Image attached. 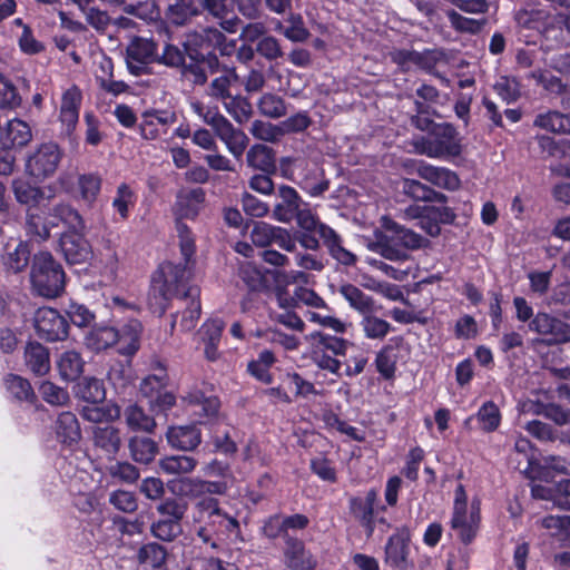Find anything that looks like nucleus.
<instances>
[{"label": "nucleus", "mask_w": 570, "mask_h": 570, "mask_svg": "<svg viewBox=\"0 0 570 570\" xmlns=\"http://www.w3.org/2000/svg\"><path fill=\"white\" fill-rule=\"evenodd\" d=\"M180 255L185 259L184 268L180 267V282L189 279L194 275L196 258L195 244L190 232L186 226L180 225ZM200 289L196 284H190L183 288L180 284V308L184 306V318L181 326L184 330H190L195 326L196 321L200 316Z\"/></svg>", "instance_id": "1"}, {"label": "nucleus", "mask_w": 570, "mask_h": 570, "mask_svg": "<svg viewBox=\"0 0 570 570\" xmlns=\"http://www.w3.org/2000/svg\"><path fill=\"white\" fill-rule=\"evenodd\" d=\"M382 226L391 233V236L380 234L376 236V240L370 243L367 247L385 259L403 262L407 259L405 249L421 248L426 242L419 234L402 227L389 217L382 218Z\"/></svg>", "instance_id": "2"}, {"label": "nucleus", "mask_w": 570, "mask_h": 570, "mask_svg": "<svg viewBox=\"0 0 570 570\" xmlns=\"http://www.w3.org/2000/svg\"><path fill=\"white\" fill-rule=\"evenodd\" d=\"M30 278L35 291L43 297H57L65 288V272L49 252L35 255Z\"/></svg>", "instance_id": "3"}, {"label": "nucleus", "mask_w": 570, "mask_h": 570, "mask_svg": "<svg viewBox=\"0 0 570 570\" xmlns=\"http://www.w3.org/2000/svg\"><path fill=\"white\" fill-rule=\"evenodd\" d=\"M480 521V500L474 498L469 502L464 487L459 484L454 491L452 530L462 542L470 543L478 533Z\"/></svg>", "instance_id": "4"}, {"label": "nucleus", "mask_w": 570, "mask_h": 570, "mask_svg": "<svg viewBox=\"0 0 570 570\" xmlns=\"http://www.w3.org/2000/svg\"><path fill=\"white\" fill-rule=\"evenodd\" d=\"M156 43L147 38L134 37L126 49V62L129 71L139 76L150 62L158 60L159 62L175 67L178 65V49L173 45H166L163 55L157 58Z\"/></svg>", "instance_id": "5"}, {"label": "nucleus", "mask_w": 570, "mask_h": 570, "mask_svg": "<svg viewBox=\"0 0 570 570\" xmlns=\"http://www.w3.org/2000/svg\"><path fill=\"white\" fill-rule=\"evenodd\" d=\"M178 293V267L165 262L159 265L151 278L148 293V307L153 314L164 315Z\"/></svg>", "instance_id": "6"}, {"label": "nucleus", "mask_w": 570, "mask_h": 570, "mask_svg": "<svg viewBox=\"0 0 570 570\" xmlns=\"http://www.w3.org/2000/svg\"><path fill=\"white\" fill-rule=\"evenodd\" d=\"M297 225L305 232H316L327 247L330 255L342 265L352 266L356 263V255L346 249L341 236L330 226L318 222L308 208H299L295 215Z\"/></svg>", "instance_id": "7"}, {"label": "nucleus", "mask_w": 570, "mask_h": 570, "mask_svg": "<svg viewBox=\"0 0 570 570\" xmlns=\"http://www.w3.org/2000/svg\"><path fill=\"white\" fill-rule=\"evenodd\" d=\"M415 148L430 158L456 156L461 151L456 131L450 125L436 126L431 134L415 141Z\"/></svg>", "instance_id": "8"}, {"label": "nucleus", "mask_w": 570, "mask_h": 570, "mask_svg": "<svg viewBox=\"0 0 570 570\" xmlns=\"http://www.w3.org/2000/svg\"><path fill=\"white\" fill-rule=\"evenodd\" d=\"M62 158V150L52 141L39 145L26 160V173L36 178L45 179L53 176Z\"/></svg>", "instance_id": "9"}, {"label": "nucleus", "mask_w": 570, "mask_h": 570, "mask_svg": "<svg viewBox=\"0 0 570 570\" xmlns=\"http://www.w3.org/2000/svg\"><path fill=\"white\" fill-rule=\"evenodd\" d=\"M35 328L39 337L57 342L68 337L69 323L57 309L41 307L35 314Z\"/></svg>", "instance_id": "10"}, {"label": "nucleus", "mask_w": 570, "mask_h": 570, "mask_svg": "<svg viewBox=\"0 0 570 570\" xmlns=\"http://www.w3.org/2000/svg\"><path fill=\"white\" fill-rule=\"evenodd\" d=\"M59 248L66 262L71 265L83 264L90 259L92 249L82 230H67L61 234Z\"/></svg>", "instance_id": "11"}, {"label": "nucleus", "mask_w": 570, "mask_h": 570, "mask_svg": "<svg viewBox=\"0 0 570 570\" xmlns=\"http://www.w3.org/2000/svg\"><path fill=\"white\" fill-rule=\"evenodd\" d=\"M520 36L527 43H535L550 26V17L543 10H520L515 14Z\"/></svg>", "instance_id": "12"}, {"label": "nucleus", "mask_w": 570, "mask_h": 570, "mask_svg": "<svg viewBox=\"0 0 570 570\" xmlns=\"http://www.w3.org/2000/svg\"><path fill=\"white\" fill-rule=\"evenodd\" d=\"M208 124L214 128L216 135L226 145L228 151L236 158L244 154L248 138L242 130L235 128L224 116L212 117Z\"/></svg>", "instance_id": "13"}, {"label": "nucleus", "mask_w": 570, "mask_h": 570, "mask_svg": "<svg viewBox=\"0 0 570 570\" xmlns=\"http://www.w3.org/2000/svg\"><path fill=\"white\" fill-rule=\"evenodd\" d=\"M302 198L291 186L281 185L277 189L273 208V218L281 223H289L301 208Z\"/></svg>", "instance_id": "14"}, {"label": "nucleus", "mask_w": 570, "mask_h": 570, "mask_svg": "<svg viewBox=\"0 0 570 570\" xmlns=\"http://www.w3.org/2000/svg\"><path fill=\"white\" fill-rule=\"evenodd\" d=\"M31 140L30 126L18 118L9 120L0 132V146L3 150L21 149Z\"/></svg>", "instance_id": "15"}, {"label": "nucleus", "mask_w": 570, "mask_h": 570, "mask_svg": "<svg viewBox=\"0 0 570 570\" xmlns=\"http://www.w3.org/2000/svg\"><path fill=\"white\" fill-rule=\"evenodd\" d=\"M410 533L407 529H397L385 547V562L394 569L404 570L407 566Z\"/></svg>", "instance_id": "16"}, {"label": "nucleus", "mask_w": 570, "mask_h": 570, "mask_svg": "<svg viewBox=\"0 0 570 570\" xmlns=\"http://www.w3.org/2000/svg\"><path fill=\"white\" fill-rule=\"evenodd\" d=\"M81 100V91L76 86L70 87L62 95L60 106V121L65 126V131L68 135L72 132L78 122Z\"/></svg>", "instance_id": "17"}, {"label": "nucleus", "mask_w": 570, "mask_h": 570, "mask_svg": "<svg viewBox=\"0 0 570 570\" xmlns=\"http://www.w3.org/2000/svg\"><path fill=\"white\" fill-rule=\"evenodd\" d=\"M223 328L222 321L209 320L197 332V340L204 344V354L208 361H216L219 357L218 344Z\"/></svg>", "instance_id": "18"}, {"label": "nucleus", "mask_w": 570, "mask_h": 570, "mask_svg": "<svg viewBox=\"0 0 570 570\" xmlns=\"http://www.w3.org/2000/svg\"><path fill=\"white\" fill-rule=\"evenodd\" d=\"M285 563L291 570H314L316 561L299 540L286 539Z\"/></svg>", "instance_id": "19"}, {"label": "nucleus", "mask_w": 570, "mask_h": 570, "mask_svg": "<svg viewBox=\"0 0 570 570\" xmlns=\"http://www.w3.org/2000/svg\"><path fill=\"white\" fill-rule=\"evenodd\" d=\"M119 341V331L109 325H96L83 337L85 346L92 352L105 351Z\"/></svg>", "instance_id": "20"}, {"label": "nucleus", "mask_w": 570, "mask_h": 570, "mask_svg": "<svg viewBox=\"0 0 570 570\" xmlns=\"http://www.w3.org/2000/svg\"><path fill=\"white\" fill-rule=\"evenodd\" d=\"M416 171L422 179L440 188L455 190L460 186V179L456 174L448 168L422 164L417 167Z\"/></svg>", "instance_id": "21"}, {"label": "nucleus", "mask_w": 570, "mask_h": 570, "mask_svg": "<svg viewBox=\"0 0 570 570\" xmlns=\"http://www.w3.org/2000/svg\"><path fill=\"white\" fill-rule=\"evenodd\" d=\"M92 440L95 446L110 459H114L121 448L120 431L112 425L96 426L92 431Z\"/></svg>", "instance_id": "22"}, {"label": "nucleus", "mask_w": 570, "mask_h": 570, "mask_svg": "<svg viewBox=\"0 0 570 570\" xmlns=\"http://www.w3.org/2000/svg\"><path fill=\"white\" fill-rule=\"evenodd\" d=\"M49 224L57 227L63 224L68 230H83L85 223L78 210L68 204H58L49 212Z\"/></svg>", "instance_id": "23"}, {"label": "nucleus", "mask_w": 570, "mask_h": 570, "mask_svg": "<svg viewBox=\"0 0 570 570\" xmlns=\"http://www.w3.org/2000/svg\"><path fill=\"white\" fill-rule=\"evenodd\" d=\"M24 363L36 375H45L50 370L49 351L38 342H29L24 348Z\"/></svg>", "instance_id": "24"}, {"label": "nucleus", "mask_w": 570, "mask_h": 570, "mask_svg": "<svg viewBox=\"0 0 570 570\" xmlns=\"http://www.w3.org/2000/svg\"><path fill=\"white\" fill-rule=\"evenodd\" d=\"M56 434L59 442L71 445L81 438V430L76 415L71 412H62L56 421Z\"/></svg>", "instance_id": "25"}, {"label": "nucleus", "mask_w": 570, "mask_h": 570, "mask_svg": "<svg viewBox=\"0 0 570 570\" xmlns=\"http://www.w3.org/2000/svg\"><path fill=\"white\" fill-rule=\"evenodd\" d=\"M142 326L137 320H130L119 332L118 352L131 356L139 348V337Z\"/></svg>", "instance_id": "26"}, {"label": "nucleus", "mask_w": 570, "mask_h": 570, "mask_svg": "<svg viewBox=\"0 0 570 570\" xmlns=\"http://www.w3.org/2000/svg\"><path fill=\"white\" fill-rule=\"evenodd\" d=\"M128 449L131 459L140 464H149L153 462L158 452L157 443L145 436L130 438Z\"/></svg>", "instance_id": "27"}, {"label": "nucleus", "mask_w": 570, "mask_h": 570, "mask_svg": "<svg viewBox=\"0 0 570 570\" xmlns=\"http://www.w3.org/2000/svg\"><path fill=\"white\" fill-rule=\"evenodd\" d=\"M305 341L309 343L312 347L321 348L322 351H331L334 355H345L348 346L346 340L320 331H314L305 335Z\"/></svg>", "instance_id": "28"}, {"label": "nucleus", "mask_w": 570, "mask_h": 570, "mask_svg": "<svg viewBox=\"0 0 570 570\" xmlns=\"http://www.w3.org/2000/svg\"><path fill=\"white\" fill-rule=\"evenodd\" d=\"M83 366L85 362L76 351L63 352L57 361L59 375L63 381L77 380L82 374Z\"/></svg>", "instance_id": "29"}, {"label": "nucleus", "mask_w": 570, "mask_h": 570, "mask_svg": "<svg viewBox=\"0 0 570 570\" xmlns=\"http://www.w3.org/2000/svg\"><path fill=\"white\" fill-rule=\"evenodd\" d=\"M534 125L554 134H569L570 114L549 110L547 112L539 114L534 119Z\"/></svg>", "instance_id": "30"}, {"label": "nucleus", "mask_w": 570, "mask_h": 570, "mask_svg": "<svg viewBox=\"0 0 570 570\" xmlns=\"http://www.w3.org/2000/svg\"><path fill=\"white\" fill-rule=\"evenodd\" d=\"M75 395L89 404H98L105 400L106 390L102 381L96 377H83L75 386Z\"/></svg>", "instance_id": "31"}, {"label": "nucleus", "mask_w": 570, "mask_h": 570, "mask_svg": "<svg viewBox=\"0 0 570 570\" xmlns=\"http://www.w3.org/2000/svg\"><path fill=\"white\" fill-rule=\"evenodd\" d=\"M124 417L131 431L153 433L156 428L155 419L137 404L127 406L124 411Z\"/></svg>", "instance_id": "32"}, {"label": "nucleus", "mask_w": 570, "mask_h": 570, "mask_svg": "<svg viewBox=\"0 0 570 570\" xmlns=\"http://www.w3.org/2000/svg\"><path fill=\"white\" fill-rule=\"evenodd\" d=\"M228 484L226 481L209 482L191 479H180V495H200L204 493L223 494L226 492Z\"/></svg>", "instance_id": "33"}, {"label": "nucleus", "mask_w": 570, "mask_h": 570, "mask_svg": "<svg viewBox=\"0 0 570 570\" xmlns=\"http://www.w3.org/2000/svg\"><path fill=\"white\" fill-rule=\"evenodd\" d=\"M285 22L287 27L277 21L275 30L282 32L286 39L292 42H304L308 39L309 31L305 27L303 17L299 13H289Z\"/></svg>", "instance_id": "34"}, {"label": "nucleus", "mask_w": 570, "mask_h": 570, "mask_svg": "<svg viewBox=\"0 0 570 570\" xmlns=\"http://www.w3.org/2000/svg\"><path fill=\"white\" fill-rule=\"evenodd\" d=\"M338 293L348 302L350 306L361 314L372 313L374 301L371 296L364 294L358 287L352 284H344Z\"/></svg>", "instance_id": "35"}, {"label": "nucleus", "mask_w": 570, "mask_h": 570, "mask_svg": "<svg viewBox=\"0 0 570 570\" xmlns=\"http://www.w3.org/2000/svg\"><path fill=\"white\" fill-rule=\"evenodd\" d=\"M247 165L254 169L269 173L275 168L273 150L265 145H254L246 155Z\"/></svg>", "instance_id": "36"}, {"label": "nucleus", "mask_w": 570, "mask_h": 570, "mask_svg": "<svg viewBox=\"0 0 570 570\" xmlns=\"http://www.w3.org/2000/svg\"><path fill=\"white\" fill-rule=\"evenodd\" d=\"M12 189L16 196V199L20 204H24L28 206L37 205L43 199L45 191L36 186L30 185L29 183L17 179L12 183Z\"/></svg>", "instance_id": "37"}, {"label": "nucleus", "mask_w": 570, "mask_h": 570, "mask_svg": "<svg viewBox=\"0 0 570 570\" xmlns=\"http://www.w3.org/2000/svg\"><path fill=\"white\" fill-rule=\"evenodd\" d=\"M223 101L226 111L234 118L235 121L243 124L252 117L253 108L246 98L238 95H232Z\"/></svg>", "instance_id": "38"}, {"label": "nucleus", "mask_w": 570, "mask_h": 570, "mask_svg": "<svg viewBox=\"0 0 570 570\" xmlns=\"http://www.w3.org/2000/svg\"><path fill=\"white\" fill-rule=\"evenodd\" d=\"M364 335L371 340H383L391 331V324L371 313L364 314L360 323Z\"/></svg>", "instance_id": "39"}, {"label": "nucleus", "mask_w": 570, "mask_h": 570, "mask_svg": "<svg viewBox=\"0 0 570 570\" xmlns=\"http://www.w3.org/2000/svg\"><path fill=\"white\" fill-rule=\"evenodd\" d=\"M21 101L17 87L0 72V109L13 110L21 105Z\"/></svg>", "instance_id": "40"}, {"label": "nucleus", "mask_w": 570, "mask_h": 570, "mask_svg": "<svg viewBox=\"0 0 570 570\" xmlns=\"http://www.w3.org/2000/svg\"><path fill=\"white\" fill-rule=\"evenodd\" d=\"M350 510L365 529L367 537H371L374 532V509L361 502V498H352L350 500Z\"/></svg>", "instance_id": "41"}, {"label": "nucleus", "mask_w": 570, "mask_h": 570, "mask_svg": "<svg viewBox=\"0 0 570 570\" xmlns=\"http://www.w3.org/2000/svg\"><path fill=\"white\" fill-rule=\"evenodd\" d=\"M403 190L405 194L417 200L424 202H444L445 196L443 194L436 193L433 189L426 187L422 183L414 179H404L403 181Z\"/></svg>", "instance_id": "42"}, {"label": "nucleus", "mask_w": 570, "mask_h": 570, "mask_svg": "<svg viewBox=\"0 0 570 570\" xmlns=\"http://www.w3.org/2000/svg\"><path fill=\"white\" fill-rule=\"evenodd\" d=\"M137 558L140 564L156 569L165 562L166 551L158 543H148L139 549Z\"/></svg>", "instance_id": "43"}, {"label": "nucleus", "mask_w": 570, "mask_h": 570, "mask_svg": "<svg viewBox=\"0 0 570 570\" xmlns=\"http://www.w3.org/2000/svg\"><path fill=\"white\" fill-rule=\"evenodd\" d=\"M258 110L262 115L277 119L286 114V106L284 100L274 94H264L257 104Z\"/></svg>", "instance_id": "44"}, {"label": "nucleus", "mask_w": 570, "mask_h": 570, "mask_svg": "<svg viewBox=\"0 0 570 570\" xmlns=\"http://www.w3.org/2000/svg\"><path fill=\"white\" fill-rule=\"evenodd\" d=\"M204 202V191L200 187L191 188L180 195V217H194L198 214Z\"/></svg>", "instance_id": "45"}, {"label": "nucleus", "mask_w": 570, "mask_h": 570, "mask_svg": "<svg viewBox=\"0 0 570 570\" xmlns=\"http://www.w3.org/2000/svg\"><path fill=\"white\" fill-rule=\"evenodd\" d=\"M184 402L200 407L198 413H202L204 416H213L219 409V401L217 397H205L203 391L198 390L188 393V395L184 397Z\"/></svg>", "instance_id": "46"}, {"label": "nucleus", "mask_w": 570, "mask_h": 570, "mask_svg": "<svg viewBox=\"0 0 570 570\" xmlns=\"http://www.w3.org/2000/svg\"><path fill=\"white\" fill-rule=\"evenodd\" d=\"M167 386V375L164 370L159 374H151L146 376L139 386V391L144 397L150 399V402L163 392Z\"/></svg>", "instance_id": "47"}, {"label": "nucleus", "mask_w": 570, "mask_h": 570, "mask_svg": "<svg viewBox=\"0 0 570 570\" xmlns=\"http://www.w3.org/2000/svg\"><path fill=\"white\" fill-rule=\"evenodd\" d=\"M107 470L112 479L127 484L135 483L140 476L139 470L134 464L126 461H118L108 466Z\"/></svg>", "instance_id": "48"}, {"label": "nucleus", "mask_w": 570, "mask_h": 570, "mask_svg": "<svg viewBox=\"0 0 570 570\" xmlns=\"http://www.w3.org/2000/svg\"><path fill=\"white\" fill-rule=\"evenodd\" d=\"M26 226L28 234L39 242L48 239L52 228L49 216L45 219L41 215L33 213L28 214Z\"/></svg>", "instance_id": "49"}, {"label": "nucleus", "mask_w": 570, "mask_h": 570, "mask_svg": "<svg viewBox=\"0 0 570 570\" xmlns=\"http://www.w3.org/2000/svg\"><path fill=\"white\" fill-rule=\"evenodd\" d=\"M538 144L543 153H547L549 156L568 160V156L570 154V141L561 140L556 141L551 137L548 136H538Z\"/></svg>", "instance_id": "50"}, {"label": "nucleus", "mask_w": 570, "mask_h": 570, "mask_svg": "<svg viewBox=\"0 0 570 570\" xmlns=\"http://www.w3.org/2000/svg\"><path fill=\"white\" fill-rule=\"evenodd\" d=\"M238 82V76L234 69H227L222 76L215 78L212 81L210 90L212 95L225 100L232 96L229 89L232 86Z\"/></svg>", "instance_id": "51"}, {"label": "nucleus", "mask_w": 570, "mask_h": 570, "mask_svg": "<svg viewBox=\"0 0 570 570\" xmlns=\"http://www.w3.org/2000/svg\"><path fill=\"white\" fill-rule=\"evenodd\" d=\"M446 17L451 23V26L461 32H470V33H476L479 32L482 27L485 24V19H471L461 16L454 10H449L446 12Z\"/></svg>", "instance_id": "52"}, {"label": "nucleus", "mask_w": 570, "mask_h": 570, "mask_svg": "<svg viewBox=\"0 0 570 570\" xmlns=\"http://www.w3.org/2000/svg\"><path fill=\"white\" fill-rule=\"evenodd\" d=\"M305 317L308 322L325 328H330L337 334H343L347 330L346 323L331 314H322L320 312L308 311L306 312Z\"/></svg>", "instance_id": "53"}, {"label": "nucleus", "mask_w": 570, "mask_h": 570, "mask_svg": "<svg viewBox=\"0 0 570 570\" xmlns=\"http://www.w3.org/2000/svg\"><path fill=\"white\" fill-rule=\"evenodd\" d=\"M7 390L18 400L29 401L35 396L33 390L30 383L14 374H9L6 377Z\"/></svg>", "instance_id": "54"}, {"label": "nucleus", "mask_w": 570, "mask_h": 570, "mask_svg": "<svg viewBox=\"0 0 570 570\" xmlns=\"http://www.w3.org/2000/svg\"><path fill=\"white\" fill-rule=\"evenodd\" d=\"M445 62V53L441 49H425L417 51L415 67L432 73L434 68Z\"/></svg>", "instance_id": "55"}, {"label": "nucleus", "mask_w": 570, "mask_h": 570, "mask_svg": "<svg viewBox=\"0 0 570 570\" xmlns=\"http://www.w3.org/2000/svg\"><path fill=\"white\" fill-rule=\"evenodd\" d=\"M478 420L483 430L488 432L497 430L501 420L498 406L493 402L484 403L478 412Z\"/></svg>", "instance_id": "56"}, {"label": "nucleus", "mask_w": 570, "mask_h": 570, "mask_svg": "<svg viewBox=\"0 0 570 570\" xmlns=\"http://www.w3.org/2000/svg\"><path fill=\"white\" fill-rule=\"evenodd\" d=\"M124 11L144 21H155L159 17V10L154 1L138 2L137 4H126Z\"/></svg>", "instance_id": "57"}, {"label": "nucleus", "mask_w": 570, "mask_h": 570, "mask_svg": "<svg viewBox=\"0 0 570 570\" xmlns=\"http://www.w3.org/2000/svg\"><path fill=\"white\" fill-rule=\"evenodd\" d=\"M135 196L128 185L121 184L117 188V194L112 200V207L119 213L122 219L128 217L129 206H132Z\"/></svg>", "instance_id": "58"}, {"label": "nucleus", "mask_w": 570, "mask_h": 570, "mask_svg": "<svg viewBox=\"0 0 570 570\" xmlns=\"http://www.w3.org/2000/svg\"><path fill=\"white\" fill-rule=\"evenodd\" d=\"M278 226H273L265 222H258L254 225L250 238L257 246L265 247L273 244Z\"/></svg>", "instance_id": "59"}, {"label": "nucleus", "mask_w": 570, "mask_h": 570, "mask_svg": "<svg viewBox=\"0 0 570 570\" xmlns=\"http://www.w3.org/2000/svg\"><path fill=\"white\" fill-rule=\"evenodd\" d=\"M29 249L23 243H19L13 252H9L4 258L6 266L14 273L22 271L29 262Z\"/></svg>", "instance_id": "60"}, {"label": "nucleus", "mask_w": 570, "mask_h": 570, "mask_svg": "<svg viewBox=\"0 0 570 570\" xmlns=\"http://www.w3.org/2000/svg\"><path fill=\"white\" fill-rule=\"evenodd\" d=\"M39 391L43 400L52 405H65L69 401L68 392L49 381L43 382Z\"/></svg>", "instance_id": "61"}, {"label": "nucleus", "mask_w": 570, "mask_h": 570, "mask_svg": "<svg viewBox=\"0 0 570 570\" xmlns=\"http://www.w3.org/2000/svg\"><path fill=\"white\" fill-rule=\"evenodd\" d=\"M529 77L552 94H561L564 91V85L561 79L550 75L548 71L534 70L529 75Z\"/></svg>", "instance_id": "62"}, {"label": "nucleus", "mask_w": 570, "mask_h": 570, "mask_svg": "<svg viewBox=\"0 0 570 570\" xmlns=\"http://www.w3.org/2000/svg\"><path fill=\"white\" fill-rule=\"evenodd\" d=\"M497 94L505 101H515L520 96V86L514 78L501 77L494 85Z\"/></svg>", "instance_id": "63"}, {"label": "nucleus", "mask_w": 570, "mask_h": 570, "mask_svg": "<svg viewBox=\"0 0 570 570\" xmlns=\"http://www.w3.org/2000/svg\"><path fill=\"white\" fill-rule=\"evenodd\" d=\"M109 502L116 509L127 513L134 512L137 509L135 494L125 490L114 491L109 497Z\"/></svg>", "instance_id": "64"}]
</instances>
